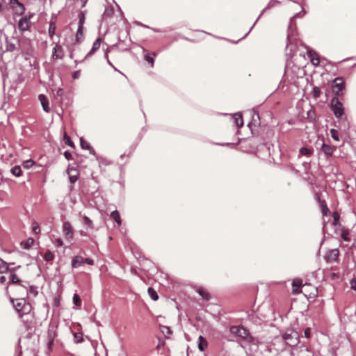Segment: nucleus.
Instances as JSON below:
<instances>
[{
	"label": "nucleus",
	"mask_w": 356,
	"mask_h": 356,
	"mask_svg": "<svg viewBox=\"0 0 356 356\" xmlns=\"http://www.w3.org/2000/svg\"><path fill=\"white\" fill-rule=\"evenodd\" d=\"M10 301L19 317L29 314L31 310V305L27 303L24 298H10Z\"/></svg>",
	"instance_id": "obj_1"
},
{
	"label": "nucleus",
	"mask_w": 356,
	"mask_h": 356,
	"mask_svg": "<svg viewBox=\"0 0 356 356\" xmlns=\"http://www.w3.org/2000/svg\"><path fill=\"white\" fill-rule=\"evenodd\" d=\"M229 331L232 334L241 338L245 342L250 343L253 341V338L248 330L242 325L232 326Z\"/></svg>",
	"instance_id": "obj_2"
},
{
	"label": "nucleus",
	"mask_w": 356,
	"mask_h": 356,
	"mask_svg": "<svg viewBox=\"0 0 356 356\" xmlns=\"http://www.w3.org/2000/svg\"><path fill=\"white\" fill-rule=\"evenodd\" d=\"M282 339L289 346H296L299 343V334L293 330H286L282 335Z\"/></svg>",
	"instance_id": "obj_3"
},
{
	"label": "nucleus",
	"mask_w": 356,
	"mask_h": 356,
	"mask_svg": "<svg viewBox=\"0 0 356 356\" xmlns=\"http://www.w3.org/2000/svg\"><path fill=\"white\" fill-rule=\"evenodd\" d=\"M331 108L336 118H341L343 115V104L337 97H333L330 102Z\"/></svg>",
	"instance_id": "obj_4"
},
{
	"label": "nucleus",
	"mask_w": 356,
	"mask_h": 356,
	"mask_svg": "<svg viewBox=\"0 0 356 356\" xmlns=\"http://www.w3.org/2000/svg\"><path fill=\"white\" fill-rule=\"evenodd\" d=\"M332 92L337 95H343L345 88V83L342 77L335 78L331 85Z\"/></svg>",
	"instance_id": "obj_5"
},
{
	"label": "nucleus",
	"mask_w": 356,
	"mask_h": 356,
	"mask_svg": "<svg viewBox=\"0 0 356 356\" xmlns=\"http://www.w3.org/2000/svg\"><path fill=\"white\" fill-rule=\"evenodd\" d=\"M10 4L15 15H22L25 11L24 6L18 0H10Z\"/></svg>",
	"instance_id": "obj_6"
},
{
	"label": "nucleus",
	"mask_w": 356,
	"mask_h": 356,
	"mask_svg": "<svg viewBox=\"0 0 356 356\" xmlns=\"http://www.w3.org/2000/svg\"><path fill=\"white\" fill-rule=\"evenodd\" d=\"M16 40L15 38L9 39L8 37L5 38V46H3V49H0L1 52L5 51H13L16 48L15 42Z\"/></svg>",
	"instance_id": "obj_7"
},
{
	"label": "nucleus",
	"mask_w": 356,
	"mask_h": 356,
	"mask_svg": "<svg viewBox=\"0 0 356 356\" xmlns=\"http://www.w3.org/2000/svg\"><path fill=\"white\" fill-rule=\"evenodd\" d=\"M30 19H31V16H29V17L25 16V17H22L19 19V21L18 22V28L21 31L24 32V31L29 30L30 25H31Z\"/></svg>",
	"instance_id": "obj_8"
},
{
	"label": "nucleus",
	"mask_w": 356,
	"mask_h": 356,
	"mask_svg": "<svg viewBox=\"0 0 356 356\" xmlns=\"http://www.w3.org/2000/svg\"><path fill=\"white\" fill-rule=\"evenodd\" d=\"M63 232L67 240H71L74 236L72 227L69 222H65L63 225Z\"/></svg>",
	"instance_id": "obj_9"
},
{
	"label": "nucleus",
	"mask_w": 356,
	"mask_h": 356,
	"mask_svg": "<svg viewBox=\"0 0 356 356\" xmlns=\"http://www.w3.org/2000/svg\"><path fill=\"white\" fill-rule=\"evenodd\" d=\"M9 283L12 284H19V287L24 291L25 293H28L27 289L26 286L22 285L20 280L17 277V275L14 273V269L10 270V275H9Z\"/></svg>",
	"instance_id": "obj_10"
},
{
	"label": "nucleus",
	"mask_w": 356,
	"mask_h": 356,
	"mask_svg": "<svg viewBox=\"0 0 356 356\" xmlns=\"http://www.w3.org/2000/svg\"><path fill=\"white\" fill-rule=\"evenodd\" d=\"M63 57V50L60 44H56L54 48L52 58L55 59H61Z\"/></svg>",
	"instance_id": "obj_11"
},
{
	"label": "nucleus",
	"mask_w": 356,
	"mask_h": 356,
	"mask_svg": "<svg viewBox=\"0 0 356 356\" xmlns=\"http://www.w3.org/2000/svg\"><path fill=\"white\" fill-rule=\"evenodd\" d=\"M339 252L337 249H333L329 251L326 255V259L329 262L336 261L338 259Z\"/></svg>",
	"instance_id": "obj_12"
},
{
	"label": "nucleus",
	"mask_w": 356,
	"mask_h": 356,
	"mask_svg": "<svg viewBox=\"0 0 356 356\" xmlns=\"http://www.w3.org/2000/svg\"><path fill=\"white\" fill-rule=\"evenodd\" d=\"M38 99L41 103L44 111L49 113L50 111V108L49 106V100L47 97L44 95L41 94L38 96Z\"/></svg>",
	"instance_id": "obj_13"
},
{
	"label": "nucleus",
	"mask_w": 356,
	"mask_h": 356,
	"mask_svg": "<svg viewBox=\"0 0 356 356\" xmlns=\"http://www.w3.org/2000/svg\"><path fill=\"white\" fill-rule=\"evenodd\" d=\"M335 149L336 147L334 146H330L325 143L322 144L321 150L327 157L331 156Z\"/></svg>",
	"instance_id": "obj_14"
},
{
	"label": "nucleus",
	"mask_w": 356,
	"mask_h": 356,
	"mask_svg": "<svg viewBox=\"0 0 356 356\" xmlns=\"http://www.w3.org/2000/svg\"><path fill=\"white\" fill-rule=\"evenodd\" d=\"M84 264V258L81 256H75L73 257L72 261V267L73 268H77Z\"/></svg>",
	"instance_id": "obj_15"
},
{
	"label": "nucleus",
	"mask_w": 356,
	"mask_h": 356,
	"mask_svg": "<svg viewBox=\"0 0 356 356\" xmlns=\"http://www.w3.org/2000/svg\"><path fill=\"white\" fill-rule=\"evenodd\" d=\"M143 51L144 53V59L148 62L151 67L154 66V57L156 56L155 53H149L145 49H143Z\"/></svg>",
	"instance_id": "obj_16"
},
{
	"label": "nucleus",
	"mask_w": 356,
	"mask_h": 356,
	"mask_svg": "<svg viewBox=\"0 0 356 356\" xmlns=\"http://www.w3.org/2000/svg\"><path fill=\"white\" fill-rule=\"evenodd\" d=\"M80 145L82 149H88L91 154L95 155L94 149L90 146V143L86 141L83 138H80Z\"/></svg>",
	"instance_id": "obj_17"
},
{
	"label": "nucleus",
	"mask_w": 356,
	"mask_h": 356,
	"mask_svg": "<svg viewBox=\"0 0 356 356\" xmlns=\"http://www.w3.org/2000/svg\"><path fill=\"white\" fill-rule=\"evenodd\" d=\"M69 175V179L71 184H74L78 179V173L74 168H70L67 170Z\"/></svg>",
	"instance_id": "obj_18"
},
{
	"label": "nucleus",
	"mask_w": 356,
	"mask_h": 356,
	"mask_svg": "<svg viewBox=\"0 0 356 356\" xmlns=\"http://www.w3.org/2000/svg\"><path fill=\"white\" fill-rule=\"evenodd\" d=\"M101 45V39L97 38L93 43L91 50L87 54L86 57L90 56L93 54L97 50H98Z\"/></svg>",
	"instance_id": "obj_19"
},
{
	"label": "nucleus",
	"mask_w": 356,
	"mask_h": 356,
	"mask_svg": "<svg viewBox=\"0 0 356 356\" xmlns=\"http://www.w3.org/2000/svg\"><path fill=\"white\" fill-rule=\"evenodd\" d=\"M233 118H234V123L238 127H243V120L242 115L241 113H235L233 115Z\"/></svg>",
	"instance_id": "obj_20"
},
{
	"label": "nucleus",
	"mask_w": 356,
	"mask_h": 356,
	"mask_svg": "<svg viewBox=\"0 0 356 356\" xmlns=\"http://www.w3.org/2000/svg\"><path fill=\"white\" fill-rule=\"evenodd\" d=\"M208 343L207 340L202 337L200 336L198 337V348L200 351H204L205 348L207 347Z\"/></svg>",
	"instance_id": "obj_21"
},
{
	"label": "nucleus",
	"mask_w": 356,
	"mask_h": 356,
	"mask_svg": "<svg viewBox=\"0 0 356 356\" xmlns=\"http://www.w3.org/2000/svg\"><path fill=\"white\" fill-rule=\"evenodd\" d=\"M111 218L116 222L118 226H120L122 224V220L120 218V216L119 212L115 210L111 212Z\"/></svg>",
	"instance_id": "obj_22"
},
{
	"label": "nucleus",
	"mask_w": 356,
	"mask_h": 356,
	"mask_svg": "<svg viewBox=\"0 0 356 356\" xmlns=\"http://www.w3.org/2000/svg\"><path fill=\"white\" fill-rule=\"evenodd\" d=\"M308 54H309V56L311 58V61L313 63V65H318L319 64V58H318L316 53L310 50V51H309Z\"/></svg>",
	"instance_id": "obj_23"
},
{
	"label": "nucleus",
	"mask_w": 356,
	"mask_h": 356,
	"mask_svg": "<svg viewBox=\"0 0 356 356\" xmlns=\"http://www.w3.org/2000/svg\"><path fill=\"white\" fill-rule=\"evenodd\" d=\"M292 286L293 287V292L298 293L300 291V288L302 286V281L300 280H295L292 282Z\"/></svg>",
	"instance_id": "obj_24"
},
{
	"label": "nucleus",
	"mask_w": 356,
	"mask_h": 356,
	"mask_svg": "<svg viewBox=\"0 0 356 356\" xmlns=\"http://www.w3.org/2000/svg\"><path fill=\"white\" fill-rule=\"evenodd\" d=\"M295 2H296L297 3L299 4V6L301 7L302 8V10L300 12H299L298 13H297L296 15H295L291 19V23H292V21L294 18H296V17H300L302 16H303L305 14V12L303 10V5H302V1L301 0H296L294 1Z\"/></svg>",
	"instance_id": "obj_25"
},
{
	"label": "nucleus",
	"mask_w": 356,
	"mask_h": 356,
	"mask_svg": "<svg viewBox=\"0 0 356 356\" xmlns=\"http://www.w3.org/2000/svg\"><path fill=\"white\" fill-rule=\"evenodd\" d=\"M55 31H56V24H55V22L51 20L50 23H49V35L51 38H53L54 35L55 34Z\"/></svg>",
	"instance_id": "obj_26"
},
{
	"label": "nucleus",
	"mask_w": 356,
	"mask_h": 356,
	"mask_svg": "<svg viewBox=\"0 0 356 356\" xmlns=\"http://www.w3.org/2000/svg\"><path fill=\"white\" fill-rule=\"evenodd\" d=\"M10 171H11V173L15 177H20L22 175V169H21V167L19 165L14 166L13 168H11Z\"/></svg>",
	"instance_id": "obj_27"
},
{
	"label": "nucleus",
	"mask_w": 356,
	"mask_h": 356,
	"mask_svg": "<svg viewBox=\"0 0 356 356\" xmlns=\"http://www.w3.org/2000/svg\"><path fill=\"white\" fill-rule=\"evenodd\" d=\"M197 292L202 297L203 299L207 300L210 299V295L207 291H205L202 288H199L197 290Z\"/></svg>",
	"instance_id": "obj_28"
},
{
	"label": "nucleus",
	"mask_w": 356,
	"mask_h": 356,
	"mask_svg": "<svg viewBox=\"0 0 356 356\" xmlns=\"http://www.w3.org/2000/svg\"><path fill=\"white\" fill-rule=\"evenodd\" d=\"M83 29L78 27L76 33V42H81L83 39Z\"/></svg>",
	"instance_id": "obj_29"
},
{
	"label": "nucleus",
	"mask_w": 356,
	"mask_h": 356,
	"mask_svg": "<svg viewBox=\"0 0 356 356\" xmlns=\"http://www.w3.org/2000/svg\"><path fill=\"white\" fill-rule=\"evenodd\" d=\"M299 152L300 155L307 156H310L312 154V151L307 147H301Z\"/></svg>",
	"instance_id": "obj_30"
},
{
	"label": "nucleus",
	"mask_w": 356,
	"mask_h": 356,
	"mask_svg": "<svg viewBox=\"0 0 356 356\" xmlns=\"http://www.w3.org/2000/svg\"><path fill=\"white\" fill-rule=\"evenodd\" d=\"M292 37L291 35H289L288 36V44H287V46H286V48L287 49H290V51H293L296 49V44H294L292 42Z\"/></svg>",
	"instance_id": "obj_31"
},
{
	"label": "nucleus",
	"mask_w": 356,
	"mask_h": 356,
	"mask_svg": "<svg viewBox=\"0 0 356 356\" xmlns=\"http://www.w3.org/2000/svg\"><path fill=\"white\" fill-rule=\"evenodd\" d=\"M8 270V264L0 259V273H3Z\"/></svg>",
	"instance_id": "obj_32"
},
{
	"label": "nucleus",
	"mask_w": 356,
	"mask_h": 356,
	"mask_svg": "<svg viewBox=\"0 0 356 356\" xmlns=\"http://www.w3.org/2000/svg\"><path fill=\"white\" fill-rule=\"evenodd\" d=\"M147 291H148V294L149 295V296L152 298V300H158L159 296H158L156 292L152 288L149 287Z\"/></svg>",
	"instance_id": "obj_33"
},
{
	"label": "nucleus",
	"mask_w": 356,
	"mask_h": 356,
	"mask_svg": "<svg viewBox=\"0 0 356 356\" xmlns=\"http://www.w3.org/2000/svg\"><path fill=\"white\" fill-rule=\"evenodd\" d=\"M54 256L50 251H47L45 252L44 256V259L47 261H51L54 259Z\"/></svg>",
	"instance_id": "obj_34"
},
{
	"label": "nucleus",
	"mask_w": 356,
	"mask_h": 356,
	"mask_svg": "<svg viewBox=\"0 0 356 356\" xmlns=\"http://www.w3.org/2000/svg\"><path fill=\"white\" fill-rule=\"evenodd\" d=\"M73 302L76 307H80L81 305V300L77 294H74Z\"/></svg>",
	"instance_id": "obj_35"
},
{
	"label": "nucleus",
	"mask_w": 356,
	"mask_h": 356,
	"mask_svg": "<svg viewBox=\"0 0 356 356\" xmlns=\"http://www.w3.org/2000/svg\"><path fill=\"white\" fill-rule=\"evenodd\" d=\"M312 95L314 98H318L321 95V90L318 87H314L312 90Z\"/></svg>",
	"instance_id": "obj_36"
},
{
	"label": "nucleus",
	"mask_w": 356,
	"mask_h": 356,
	"mask_svg": "<svg viewBox=\"0 0 356 356\" xmlns=\"http://www.w3.org/2000/svg\"><path fill=\"white\" fill-rule=\"evenodd\" d=\"M64 141L65 143L70 147L74 146V143L71 140L70 137L68 136L66 134L64 135Z\"/></svg>",
	"instance_id": "obj_37"
},
{
	"label": "nucleus",
	"mask_w": 356,
	"mask_h": 356,
	"mask_svg": "<svg viewBox=\"0 0 356 356\" xmlns=\"http://www.w3.org/2000/svg\"><path fill=\"white\" fill-rule=\"evenodd\" d=\"M85 22V16L83 13H80L79 15V26L78 27L83 28V24Z\"/></svg>",
	"instance_id": "obj_38"
},
{
	"label": "nucleus",
	"mask_w": 356,
	"mask_h": 356,
	"mask_svg": "<svg viewBox=\"0 0 356 356\" xmlns=\"http://www.w3.org/2000/svg\"><path fill=\"white\" fill-rule=\"evenodd\" d=\"M33 165H34V161H33L31 159L30 160H26V161L23 162V166H24V168H25L26 169L30 168Z\"/></svg>",
	"instance_id": "obj_39"
},
{
	"label": "nucleus",
	"mask_w": 356,
	"mask_h": 356,
	"mask_svg": "<svg viewBox=\"0 0 356 356\" xmlns=\"http://www.w3.org/2000/svg\"><path fill=\"white\" fill-rule=\"evenodd\" d=\"M330 134H331V136L332 138L336 140V141H339V138L338 136V133H337V131L334 129H332L330 130Z\"/></svg>",
	"instance_id": "obj_40"
},
{
	"label": "nucleus",
	"mask_w": 356,
	"mask_h": 356,
	"mask_svg": "<svg viewBox=\"0 0 356 356\" xmlns=\"http://www.w3.org/2000/svg\"><path fill=\"white\" fill-rule=\"evenodd\" d=\"M332 217H333V225H337L339 220V218H340L339 213L334 212L332 213Z\"/></svg>",
	"instance_id": "obj_41"
},
{
	"label": "nucleus",
	"mask_w": 356,
	"mask_h": 356,
	"mask_svg": "<svg viewBox=\"0 0 356 356\" xmlns=\"http://www.w3.org/2000/svg\"><path fill=\"white\" fill-rule=\"evenodd\" d=\"M83 219L85 225H88L89 227H92V222L88 216H84Z\"/></svg>",
	"instance_id": "obj_42"
},
{
	"label": "nucleus",
	"mask_w": 356,
	"mask_h": 356,
	"mask_svg": "<svg viewBox=\"0 0 356 356\" xmlns=\"http://www.w3.org/2000/svg\"><path fill=\"white\" fill-rule=\"evenodd\" d=\"M349 232L347 230H343L341 232V238L345 241H350V238L348 237Z\"/></svg>",
	"instance_id": "obj_43"
},
{
	"label": "nucleus",
	"mask_w": 356,
	"mask_h": 356,
	"mask_svg": "<svg viewBox=\"0 0 356 356\" xmlns=\"http://www.w3.org/2000/svg\"><path fill=\"white\" fill-rule=\"evenodd\" d=\"M161 330L163 332V333H166L168 334H172V331L170 330V328L168 326H162V328H161Z\"/></svg>",
	"instance_id": "obj_44"
},
{
	"label": "nucleus",
	"mask_w": 356,
	"mask_h": 356,
	"mask_svg": "<svg viewBox=\"0 0 356 356\" xmlns=\"http://www.w3.org/2000/svg\"><path fill=\"white\" fill-rule=\"evenodd\" d=\"M29 293L33 294L34 296H37L38 294V291L37 290L35 289V288L33 286H31L29 287Z\"/></svg>",
	"instance_id": "obj_45"
},
{
	"label": "nucleus",
	"mask_w": 356,
	"mask_h": 356,
	"mask_svg": "<svg viewBox=\"0 0 356 356\" xmlns=\"http://www.w3.org/2000/svg\"><path fill=\"white\" fill-rule=\"evenodd\" d=\"M276 3H279V2H278V1H274V0H271V1L268 3V6H267V7H266V9L270 8H272V7L275 6V5Z\"/></svg>",
	"instance_id": "obj_46"
},
{
	"label": "nucleus",
	"mask_w": 356,
	"mask_h": 356,
	"mask_svg": "<svg viewBox=\"0 0 356 356\" xmlns=\"http://www.w3.org/2000/svg\"><path fill=\"white\" fill-rule=\"evenodd\" d=\"M305 337L307 339L310 338L311 337V329L309 327H307L305 330Z\"/></svg>",
	"instance_id": "obj_47"
},
{
	"label": "nucleus",
	"mask_w": 356,
	"mask_h": 356,
	"mask_svg": "<svg viewBox=\"0 0 356 356\" xmlns=\"http://www.w3.org/2000/svg\"><path fill=\"white\" fill-rule=\"evenodd\" d=\"M80 74H81V72H80V70L75 71V72L72 74V78H73L74 79H79V78Z\"/></svg>",
	"instance_id": "obj_48"
},
{
	"label": "nucleus",
	"mask_w": 356,
	"mask_h": 356,
	"mask_svg": "<svg viewBox=\"0 0 356 356\" xmlns=\"http://www.w3.org/2000/svg\"><path fill=\"white\" fill-rule=\"evenodd\" d=\"M322 212H323V214L326 216L327 214V213L329 212V209L327 208V207L324 204V205H322Z\"/></svg>",
	"instance_id": "obj_49"
},
{
	"label": "nucleus",
	"mask_w": 356,
	"mask_h": 356,
	"mask_svg": "<svg viewBox=\"0 0 356 356\" xmlns=\"http://www.w3.org/2000/svg\"><path fill=\"white\" fill-rule=\"evenodd\" d=\"M84 264H87L88 265H93L94 264V261L93 260L90 259H84Z\"/></svg>",
	"instance_id": "obj_50"
},
{
	"label": "nucleus",
	"mask_w": 356,
	"mask_h": 356,
	"mask_svg": "<svg viewBox=\"0 0 356 356\" xmlns=\"http://www.w3.org/2000/svg\"><path fill=\"white\" fill-rule=\"evenodd\" d=\"M56 246L61 247L63 245V241L60 238H57L56 240Z\"/></svg>",
	"instance_id": "obj_51"
},
{
	"label": "nucleus",
	"mask_w": 356,
	"mask_h": 356,
	"mask_svg": "<svg viewBox=\"0 0 356 356\" xmlns=\"http://www.w3.org/2000/svg\"><path fill=\"white\" fill-rule=\"evenodd\" d=\"M33 230L35 233H38L40 232V227H38V225L37 224H35V223L33 224Z\"/></svg>",
	"instance_id": "obj_52"
},
{
	"label": "nucleus",
	"mask_w": 356,
	"mask_h": 356,
	"mask_svg": "<svg viewBox=\"0 0 356 356\" xmlns=\"http://www.w3.org/2000/svg\"><path fill=\"white\" fill-rule=\"evenodd\" d=\"M64 156L67 160H70L72 157L71 154L67 151L64 152Z\"/></svg>",
	"instance_id": "obj_53"
},
{
	"label": "nucleus",
	"mask_w": 356,
	"mask_h": 356,
	"mask_svg": "<svg viewBox=\"0 0 356 356\" xmlns=\"http://www.w3.org/2000/svg\"><path fill=\"white\" fill-rule=\"evenodd\" d=\"M56 95L61 97L63 95V90L62 88H58L56 91Z\"/></svg>",
	"instance_id": "obj_54"
},
{
	"label": "nucleus",
	"mask_w": 356,
	"mask_h": 356,
	"mask_svg": "<svg viewBox=\"0 0 356 356\" xmlns=\"http://www.w3.org/2000/svg\"><path fill=\"white\" fill-rule=\"evenodd\" d=\"M105 56V58L106 59L107 63H108V65H111V67H113V64H112V63L109 60V59H108V56L107 52L105 54V56Z\"/></svg>",
	"instance_id": "obj_55"
},
{
	"label": "nucleus",
	"mask_w": 356,
	"mask_h": 356,
	"mask_svg": "<svg viewBox=\"0 0 356 356\" xmlns=\"http://www.w3.org/2000/svg\"><path fill=\"white\" fill-rule=\"evenodd\" d=\"M6 281V277L3 275L0 277V283L3 284Z\"/></svg>",
	"instance_id": "obj_56"
},
{
	"label": "nucleus",
	"mask_w": 356,
	"mask_h": 356,
	"mask_svg": "<svg viewBox=\"0 0 356 356\" xmlns=\"http://www.w3.org/2000/svg\"><path fill=\"white\" fill-rule=\"evenodd\" d=\"M254 116H257V118L258 119H259V113H258L254 112V115H253V116H252L253 120H254Z\"/></svg>",
	"instance_id": "obj_57"
},
{
	"label": "nucleus",
	"mask_w": 356,
	"mask_h": 356,
	"mask_svg": "<svg viewBox=\"0 0 356 356\" xmlns=\"http://www.w3.org/2000/svg\"><path fill=\"white\" fill-rule=\"evenodd\" d=\"M1 35H2V33L0 31V37L1 36ZM3 49V45H2L1 40L0 39V49Z\"/></svg>",
	"instance_id": "obj_58"
},
{
	"label": "nucleus",
	"mask_w": 356,
	"mask_h": 356,
	"mask_svg": "<svg viewBox=\"0 0 356 356\" xmlns=\"http://www.w3.org/2000/svg\"><path fill=\"white\" fill-rule=\"evenodd\" d=\"M3 0H0V10L1 9Z\"/></svg>",
	"instance_id": "obj_59"
},
{
	"label": "nucleus",
	"mask_w": 356,
	"mask_h": 356,
	"mask_svg": "<svg viewBox=\"0 0 356 356\" xmlns=\"http://www.w3.org/2000/svg\"><path fill=\"white\" fill-rule=\"evenodd\" d=\"M81 341H82L81 338H80L79 339H76V342H78V343L81 342Z\"/></svg>",
	"instance_id": "obj_60"
},
{
	"label": "nucleus",
	"mask_w": 356,
	"mask_h": 356,
	"mask_svg": "<svg viewBox=\"0 0 356 356\" xmlns=\"http://www.w3.org/2000/svg\"><path fill=\"white\" fill-rule=\"evenodd\" d=\"M112 67L114 69L115 71L119 72V70H117V68H115L114 65Z\"/></svg>",
	"instance_id": "obj_61"
},
{
	"label": "nucleus",
	"mask_w": 356,
	"mask_h": 356,
	"mask_svg": "<svg viewBox=\"0 0 356 356\" xmlns=\"http://www.w3.org/2000/svg\"><path fill=\"white\" fill-rule=\"evenodd\" d=\"M254 24H255V23H254L253 25H254ZM253 26H251V28H250V29L249 32H250V31L253 29Z\"/></svg>",
	"instance_id": "obj_62"
},
{
	"label": "nucleus",
	"mask_w": 356,
	"mask_h": 356,
	"mask_svg": "<svg viewBox=\"0 0 356 356\" xmlns=\"http://www.w3.org/2000/svg\"><path fill=\"white\" fill-rule=\"evenodd\" d=\"M76 337H77V334H75L74 337L76 338Z\"/></svg>",
	"instance_id": "obj_63"
}]
</instances>
